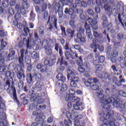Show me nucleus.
<instances>
[{
	"mask_svg": "<svg viewBox=\"0 0 126 126\" xmlns=\"http://www.w3.org/2000/svg\"><path fill=\"white\" fill-rule=\"evenodd\" d=\"M4 77H6V81L4 86L5 90H6L8 94H12L13 99L15 102H17L18 105H19L20 102L17 98V94H16V89L14 86V81H13V77H14V73H11L10 71L6 70L3 72L2 75Z\"/></svg>",
	"mask_w": 126,
	"mask_h": 126,
	"instance_id": "f257e3e1",
	"label": "nucleus"
},
{
	"mask_svg": "<svg viewBox=\"0 0 126 126\" xmlns=\"http://www.w3.org/2000/svg\"><path fill=\"white\" fill-rule=\"evenodd\" d=\"M101 96L99 97L100 102L101 103V106L102 107V111L103 113L101 114H106L109 113L107 112L109 111L110 109H113L111 106L114 107H118L119 106V101L115 100V98L113 97H110L107 99L105 98L104 94H100Z\"/></svg>",
	"mask_w": 126,
	"mask_h": 126,
	"instance_id": "f03ea898",
	"label": "nucleus"
},
{
	"mask_svg": "<svg viewBox=\"0 0 126 126\" xmlns=\"http://www.w3.org/2000/svg\"><path fill=\"white\" fill-rule=\"evenodd\" d=\"M24 49L21 51V56L18 57L19 64L17 65V78L19 80L25 78V74H24L25 71L23 68H24Z\"/></svg>",
	"mask_w": 126,
	"mask_h": 126,
	"instance_id": "7ed1b4c3",
	"label": "nucleus"
},
{
	"mask_svg": "<svg viewBox=\"0 0 126 126\" xmlns=\"http://www.w3.org/2000/svg\"><path fill=\"white\" fill-rule=\"evenodd\" d=\"M0 52H1L3 48H5L7 44L6 41H3V39H2L0 40ZM5 62L4 56L2 55V53L0 52V73L1 75H2L3 73L6 71V66L4 65Z\"/></svg>",
	"mask_w": 126,
	"mask_h": 126,
	"instance_id": "20e7f679",
	"label": "nucleus"
},
{
	"mask_svg": "<svg viewBox=\"0 0 126 126\" xmlns=\"http://www.w3.org/2000/svg\"><path fill=\"white\" fill-rule=\"evenodd\" d=\"M100 121L103 123H107L110 126H114L116 124V119L114 118V115L110 112H106V113L100 114Z\"/></svg>",
	"mask_w": 126,
	"mask_h": 126,
	"instance_id": "39448f33",
	"label": "nucleus"
},
{
	"mask_svg": "<svg viewBox=\"0 0 126 126\" xmlns=\"http://www.w3.org/2000/svg\"><path fill=\"white\" fill-rule=\"evenodd\" d=\"M106 58L104 56H100L98 57V59L95 60L93 62L94 65L95 66V73H98L99 71H102L103 69V66L101 63H103L105 62Z\"/></svg>",
	"mask_w": 126,
	"mask_h": 126,
	"instance_id": "423d86ee",
	"label": "nucleus"
},
{
	"mask_svg": "<svg viewBox=\"0 0 126 126\" xmlns=\"http://www.w3.org/2000/svg\"><path fill=\"white\" fill-rule=\"evenodd\" d=\"M22 0L24 2L16 5L15 10L16 11H20L23 15H25L27 12L26 9L29 7V4L27 3V0Z\"/></svg>",
	"mask_w": 126,
	"mask_h": 126,
	"instance_id": "0eeeda50",
	"label": "nucleus"
},
{
	"mask_svg": "<svg viewBox=\"0 0 126 126\" xmlns=\"http://www.w3.org/2000/svg\"><path fill=\"white\" fill-rule=\"evenodd\" d=\"M83 61L82 60V57L80 56L79 59L76 61V63L79 66L78 70L81 73H83L85 72V69H87L88 71L90 70V68L88 66L87 63H84L83 64Z\"/></svg>",
	"mask_w": 126,
	"mask_h": 126,
	"instance_id": "6e6552de",
	"label": "nucleus"
},
{
	"mask_svg": "<svg viewBox=\"0 0 126 126\" xmlns=\"http://www.w3.org/2000/svg\"><path fill=\"white\" fill-rule=\"evenodd\" d=\"M106 53L108 55H111V60L112 63H116L117 62L116 59L118 57V52L117 49H113V45H109L107 47Z\"/></svg>",
	"mask_w": 126,
	"mask_h": 126,
	"instance_id": "1a4fd4ad",
	"label": "nucleus"
},
{
	"mask_svg": "<svg viewBox=\"0 0 126 126\" xmlns=\"http://www.w3.org/2000/svg\"><path fill=\"white\" fill-rule=\"evenodd\" d=\"M57 23L58 19L55 15H52L51 16H49V18L47 22V25L49 26L48 29L49 30H52V29H53V24H54L55 29H58V27L57 26Z\"/></svg>",
	"mask_w": 126,
	"mask_h": 126,
	"instance_id": "9d476101",
	"label": "nucleus"
},
{
	"mask_svg": "<svg viewBox=\"0 0 126 126\" xmlns=\"http://www.w3.org/2000/svg\"><path fill=\"white\" fill-rule=\"evenodd\" d=\"M23 91H24L26 93H29V95L31 102H35L38 101V95L34 93V90H32V92H31L29 91V90H28V87H27V86H24L23 88Z\"/></svg>",
	"mask_w": 126,
	"mask_h": 126,
	"instance_id": "9b49d317",
	"label": "nucleus"
},
{
	"mask_svg": "<svg viewBox=\"0 0 126 126\" xmlns=\"http://www.w3.org/2000/svg\"><path fill=\"white\" fill-rule=\"evenodd\" d=\"M115 0H102V2L104 4V8L106 11H107V14L109 16L112 14L111 7L108 5V3H113Z\"/></svg>",
	"mask_w": 126,
	"mask_h": 126,
	"instance_id": "f8f14e48",
	"label": "nucleus"
},
{
	"mask_svg": "<svg viewBox=\"0 0 126 126\" xmlns=\"http://www.w3.org/2000/svg\"><path fill=\"white\" fill-rule=\"evenodd\" d=\"M63 1H64V0H61L59 2H57L56 1H54V9H55V12H58V11H60V10L62 9V8L63 7V5L64 4Z\"/></svg>",
	"mask_w": 126,
	"mask_h": 126,
	"instance_id": "ddd939ff",
	"label": "nucleus"
},
{
	"mask_svg": "<svg viewBox=\"0 0 126 126\" xmlns=\"http://www.w3.org/2000/svg\"><path fill=\"white\" fill-rule=\"evenodd\" d=\"M84 27L86 30H87L86 35H87L88 40L91 41V40L93 39V35L91 33V30H90V28H91V25H89L87 23H85Z\"/></svg>",
	"mask_w": 126,
	"mask_h": 126,
	"instance_id": "4468645a",
	"label": "nucleus"
},
{
	"mask_svg": "<svg viewBox=\"0 0 126 126\" xmlns=\"http://www.w3.org/2000/svg\"><path fill=\"white\" fill-rule=\"evenodd\" d=\"M32 116H36L35 119V122H41L43 120V113L41 112L39 110H36L33 112Z\"/></svg>",
	"mask_w": 126,
	"mask_h": 126,
	"instance_id": "2eb2a0df",
	"label": "nucleus"
},
{
	"mask_svg": "<svg viewBox=\"0 0 126 126\" xmlns=\"http://www.w3.org/2000/svg\"><path fill=\"white\" fill-rule=\"evenodd\" d=\"M99 88V85L96 84L91 86V89H92V90L94 91H97V94L98 98H101V94H103V92H104V91H103V89Z\"/></svg>",
	"mask_w": 126,
	"mask_h": 126,
	"instance_id": "dca6fc26",
	"label": "nucleus"
},
{
	"mask_svg": "<svg viewBox=\"0 0 126 126\" xmlns=\"http://www.w3.org/2000/svg\"><path fill=\"white\" fill-rule=\"evenodd\" d=\"M43 86H44V83L42 82H37L33 85L32 89L34 91L41 92V91H42V89H43Z\"/></svg>",
	"mask_w": 126,
	"mask_h": 126,
	"instance_id": "f3484780",
	"label": "nucleus"
},
{
	"mask_svg": "<svg viewBox=\"0 0 126 126\" xmlns=\"http://www.w3.org/2000/svg\"><path fill=\"white\" fill-rule=\"evenodd\" d=\"M54 50L57 52V53H59L60 57L63 56V47L61 46V44L58 43H56L54 44Z\"/></svg>",
	"mask_w": 126,
	"mask_h": 126,
	"instance_id": "a211bd4d",
	"label": "nucleus"
},
{
	"mask_svg": "<svg viewBox=\"0 0 126 126\" xmlns=\"http://www.w3.org/2000/svg\"><path fill=\"white\" fill-rule=\"evenodd\" d=\"M72 115V114L69 111H67L66 112V116L68 119V121H67L65 119L64 120V124L65 126H70V125H71V124H72L71 120L69 119H71Z\"/></svg>",
	"mask_w": 126,
	"mask_h": 126,
	"instance_id": "6ab92c4d",
	"label": "nucleus"
},
{
	"mask_svg": "<svg viewBox=\"0 0 126 126\" xmlns=\"http://www.w3.org/2000/svg\"><path fill=\"white\" fill-rule=\"evenodd\" d=\"M63 63L64 65H65L66 67L68 69V75H67V79L69 80V77H70V75H76V74L74 71H72L69 69L70 66H68V63H67L66 61H65Z\"/></svg>",
	"mask_w": 126,
	"mask_h": 126,
	"instance_id": "aec40b11",
	"label": "nucleus"
},
{
	"mask_svg": "<svg viewBox=\"0 0 126 126\" xmlns=\"http://www.w3.org/2000/svg\"><path fill=\"white\" fill-rule=\"evenodd\" d=\"M23 42L24 46H26L27 49L31 50L32 49V46L30 44V38L28 37V39L26 37H24L23 39Z\"/></svg>",
	"mask_w": 126,
	"mask_h": 126,
	"instance_id": "412c9836",
	"label": "nucleus"
},
{
	"mask_svg": "<svg viewBox=\"0 0 126 126\" xmlns=\"http://www.w3.org/2000/svg\"><path fill=\"white\" fill-rule=\"evenodd\" d=\"M20 98L22 101L23 105H27L28 104L29 100L27 99V94L26 93H23L21 94Z\"/></svg>",
	"mask_w": 126,
	"mask_h": 126,
	"instance_id": "4be33fe9",
	"label": "nucleus"
},
{
	"mask_svg": "<svg viewBox=\"0 0 126 126\" xmlns=\"http://www.w3.org/2000/svg\"><path fill=\"white\" fill-rule=\"evenodd\" d=\"M26 80L28 84L29 85H33V77L32 74L31 73H28L27 74Z\"/></svg>",
	"mask_w": 126,
	"mask_h": 126,
	"instance_id": "5701e85b",
	"label": "nucleus"
},
{
	"mask_svg": "<svg viewBox=\"0 0 126 126\" xmlns=\"http://www.w3.org/2000/svg\"><path fill=\"white\" fill-rule=\"evenodd\" d=\"M44 63L46 65H49V66H52V65H54V64H55V60L47 58L45 60Z\"/></svg>",
	"mask_w": 126,
	"mask_h": 126,
	"instance_id": "b1692460",
	"label": "nucleus"
},
{
	"mask_svg": "<svg viewBox=\"0 0 126 126\" xmlns=\"http://www.w3.org/2000/svg\"><path fill=\"white\" fill-rule=\"evenodd\" d=\"M102 20V26L103 27H107L108 25V23H109V21H108V18H107V16L103 15L101 18Z\"/></svg>",
	"mask_w": 126,
	"mask_h": 126,
	"instance_id": "393cba45",
	"label": "nucleus"
},
{
	"mask_svg": "<svg viewBox=\"0 0 126 126\" xmlns=\"http://www.w3.org/2000/svg\"><path fill=\"white\" fill-rule=\"evenodd\" d=\"M110 74L104 73L101 77V78L102 79V81H104V80H106V81L107 80H108L109 82H111V81H112V79L110 78Z\"/></svg>",
	"mask_w": 126,
	"mask_h": 126,
	"instance_id": "a878e982",
	"label": "nucleus"
},
{
	"mask_svg": "<svg viewBox=\"0 0 126 126\" xmlns=\"http://www.w3.org/2000/svg\"><path fill=\"white\" fill-rule=\"evenodd\" d=\"M58 86L59 87H61L60 91L63 93V92H65V91H66L67 90V89L68 87H67V85L66 84H61V82H58Z\"/></svg>",
	"mask_w": 126,
	"mask_h": 126,
	"instance_id": "bb28decb",
	"label": "nucleus"
},
{
	"mask_svg": "<svg viewBox=\"0 0 126 126\" xmlns=\"http://www.w3.org/2000/svg\"><path fill=\"white\" fill-rule=\"evenodd\" d=\"M93 35L94 38H97L98 40H102L103 39V34L102 33H99L97 32L93 31Z\"/></svg>",
	"mask_w": 126,
	"mask_h": 126,
	"instance_id": "cd10ccee",
	"label": "nucleus"
},
{
	"mask_svg": "<svg viewBox=\"0 0 126 126\" xmlns=\"http://www.w3.org/2000/svg\"><path fill=\"white\" fill-rule=\"evenodd\" d=\"M26 63L28 65V71H31V70L32 69V64H31V58L30 57H29L28 59H26L25 60Z\"/></svg>",
	"mask_w": 126,
	"mask_h": 126,
	"instance_id": "c85d7f7f",
	"label": "nucleus"
},
{
	"mask_svg": "<svg viewBox=\"0 0 126 126\" xmlns=\"http://www.w3.org/2000/svg\"><path fill=\"white\" fill-rule=\"evenodd\" d=\"M12 24L13 26H15V27H17V28L18 29H20V30H21V29H22V28L23 27V26H22V24L18 23L17 20H14L13 21Z\"/></svg>",
	"mask_w": 126,
	"mask_h": 126,
	"instance_id": "c756f323",
	"label": "nucleus"
},
{
	"mask_svg": "<svg viewBox=\"0 0 126 126\" xmlns=\"http://www.w3.org/2000/svg\"><path fill=\"white\" fill-rule=\"evenodd\" d=\"M74 11L75 10L72 8H70L69 9H68V8L66 7L65 8L64 12L65 14H69V15H71L73 14V13H75L74 12Z\"/></svg>",
	"mask_w": 126,
	"mask_h": 126,
	"instance_id": "7c9ffc66",
	"label": "nucleus"
},
{
	"mask_svg": "<svg viewBox=\"0 0 126 126\" xmlns=\"http://www.w3.org/2000/svg\"><path fill=\"white\" fill-rule=\"evenodd\" d=\"M66 100L67 101H68L69 100L71 101V102H77V101H78L79 100V98L77 96H69L66 97Z\"/></svg>",
	"mask_w": 126,
	"mask_h": 126,
	"instance_id": "2f4dec72",
	"label": "nucleus"
},
{
	"mask_svg": "<svg viewBox=\"0 0 126 126\" xmlns=\"http://www.w3.org/2000/svg\"><path fill=\"white\" fill-rule=\"evenodd\" d=\"M33 76L35 77L36 81L41 82L42 81V75L40 73H34Z\"/></svg>",
	"mask_w": 126,
	"mask_h": 126,
	"instance_id": "473e14b6",
	"label": "nucleus"
},
{
	"mask_svg": "<svg viewBox=\"0 0 126 126\" xmlns=\"http://www.w3.org/2000/svg\"><path fill=\"white\" fill-rule=\"evenodd\" d=\"M76 119V120H82V122L87 121V117L83 116V115L81 114L77 115V118Z\"/></svg>",
	"mask_w": 126,
	"mask_h": 126,
	"instance_id": "72a5a7b5",
	"label": "nucleus"
},
{
	"mask_svg": "<svg viewBox=\"0 0 126 126\" xmlns=\"http://www.w3.org/2000/svg\"><path fill=\"white\" fill-rule=\"evenodd\" d=\"M66 32L71 38H73L75 32L74 30H71V29L68 28L66 29Z\"/></svg>",
	"mask_w": 126,
	"mask_h": 126,
	"instance_id": "f704fd0d",
	"label": "nucleus"
},
{
	"mask_svg": "<svg viewBox=\"0 0 126 126\" xmlns=\"http://www.w3.org/2000/svg\"><path fill=\"white\" fill-rule=\"evenodd\" d=\"M85 30L82 27H80L78 30V32L77 33V37H81L82 34H84V32Z\"/></svg>",
	"mask_w": 126,
	"mask_h": 126,
	"instance_id": "c9c22d12",
	"label": "nucleus"
},
{
	"mask_svg": "<svg viewBox=\"0 0 126 126\" xmlns=\"http://www.w3.org/2000/svg\"><path fill=\"white\" fill-rule=\"evenodd\" d=\"M24 32L25 33H22L21 34V37H23V36H28V33L30 32V30L27 27H24Z\"/></svg>",
	"mask_w": 126,
	"mask_h": 126,
	"instance_id": "e433bc0d",
	"label": "nucleus"
},
{
	"mask_svg": "<svg viewBox=\"0 0 126 126\" xmlns=\"http://www.w3.org/2000/svg\"><path fill=\"white\" fill-rule=\"evenodd\" d=\"M82 80L83 81L84 85L87 86V87H91V85H92V82H89V81H86V79H85L84 78H82Z\"/></svg>",
	"mask_w": 126,
	"mask_h": 126,
	"instance_id": "4c0bfd02",
	"label": "nucleus"
},
{
	"mask_svg": "<svg viewBox=\"0 0 126 126\" xmlns=\"http://www.w3.org/2000/svg\"><path fill=\"white\" fill-rule=\"evenodd\" d=\"M9 53L8 55V58H12L14 56H15V51L13 50V48H11L9 50Z\"/></svg>",
	"mask_w": 126,
	"mask_h": 126,
	"instance_id": "58836bf2",
	"label": "nucleus"
},
{
	"mask_svg": "<svg viewBox=\"0 0 126 126\" xmlns=\"http://www.w3.org/2000/svg\"><path fill=\"white\" fill-rule=\"evenodd\" d=\"M50 16H51L49 15V12H48V11H45L43 13V17L44 20H45L46 21H47V20H49V18H50Z\"/></svg>",
	"mask_w": 126,
	"mask_h": 126,
	"instance_id": "ea45409f",
	"label": "nucleus"
},
{
	"mask_svg": "<svg viewBox=\"0 0 126 126\" xmlns=\"http://www.w3.org/2000/svg\"><path fill=\"white\" fill-rule=\"evenodd\" d=\"M76 3H78L79 6H83L84 7H86L87 6V4H88L85 1H82L81 2V0H80L78 3H77V2H76Z\"/></svg>",
	"mask_w": 126,
	"mask_h": 126,
	"instance_id": "a19ab883",
	"label": "nucleus"
},
{
	"mask_svg": "<svg viewBox=\"0 0 126 126\" xmlns=\"http://www.w3.org/2000/svg\"><path fill=\"white\" fill-rule=\"evenodd\" d=\"M76 3V2H75ZM70 8H72L75 11H76L77 9L78 8V7L79 6V4L78 3H72L70 4Z\"/></svg>",
	"mask_w": 126,
	"mask_h": 126,
	"instance_id": "79ce46f5",
	"label": "nucleus"
},
{
	"mask_svg": "<svg viewBox=\"0 0 126 126\" xmlns=\"http://www.w3.org/2000/svg\"><path fill=\"white\" fill-rule=\"evenodd\" d=\"M3 108L0 107V114L1 115H0V117H1V120H5L6 119V116H5V113L4 114V116H3Z\"/></svg>",
	"mask_w": 126,
	"mask_h": 126,
	"instance_id": "37998d69",
	"label": "nucleus"
},
{
	"mask_svg": "<svg viewBox=\"0 0 126 126\" xmlns=\"http://www.w3.org/2000/svg\"><path fill=\"white\" fill-rule=\"evenodd\" d=\"M70 52L71 53V58L72 59H78L77 53L74 52L72 50H70Z\"/></svg>",
	"mask_w": 126,
	"mask_h": 126,
	"instance_id": "c03bdc74",
	"label": "nucleus"
},
{
	"mask_svg": "<svg viewBox=\"0 0 126 126\" xmlns=\"http://www.w3.org/2000/svg\"><path fill=\"white\" fill-rule=\"evenodd\" d=\"M49 45V40L47 39H44L41 42V46L44 48H46V47H48Z\"/></svg>",
	"mask_w": 126,
	"mask_h": 126,
	"instance_id": "a18cd8bd",
	"label": "nucleus"
},
{
	"mask_svg": "<svg viewBox=\"0 0 126 126\" xmlns=\"http://www.w3.org/2000/svg\"><path fill=\"white\" fill-rule=\"evenodd\" d=\"M71 53H70V52H69V51H66L65 52V58L66 59V60H69V59H70V58H71Z\"/></svg>",
	"mask_w": 126,
	"mask_h": 126,
	"instance_id": "49530a36",
	"label": "nucleus"
},
{
	"mask_svg": "<svg viewBox=\"0 0 126 126\" xmlns=\"http://www.w3.org/2000/svg\"><path fill=\"white\" fill-rule=\"evenodd\" d=\"M38 32L41 36H44V35H45V28L44 27H41L39 28Z\"/></svg>",
	"mask_w": 126,
	"mask_h": 126,
	"instance_id": "de8ad7c7",
	"label": "nucleus"
},
{
	"mask_svg": "<svg viewBox=\"0 0 126 126\" xmlns=\"http://www.w3.org/2000/svg\"><path fill=\"white\" fill-rule=\"evenodd\" d=\"M92 41H93V43L91 44V48H94V47H96V46L98 47L99 46V44H96V43L97 42V40L96 39V38L93 39Z\"/></svg>",
	"mask_w": 126,
	"mask_h": 126,
	"instance_id": "09e8293b",
	"label": "nucleus"
},
{
	"mask_svg": "<svg viewBox=\"0 0 126 126\" xmlns=\"http://www.w3.org/2000/svg\"><path fill=\"white\" fill-rule=\"evenodd\" d=\"M65 69V67L61 65L57 69V72L63 73Z\"/></svg>",
	"mask_w": 126,
	"mask_h": 126,
	"instance_id": "8fccbe9b",
	"label": "nucleus"
},
{
	"mask_svg": "<svg viewBox=\"0 0 126 126\" xmlns=\"http://www.w3.org/2000/svg\"><path fill=\"white\" fill-rule=\"evenodd\" d=\"M36 17V14L34 13L33 10H32L30 12V18L31 20H35Z\"/></svg>",
	"mask_w": 126,
	"mask_h": 126,
	"instance_id": "3c124183",
	"label": "nucleus"
},
{
	"mask_svg": "<svg viewBox=\"0 0 126 126\" xmlns=\"http://www.w3.org/2000/svg\"><path fill=\"white\" fill-rule=\"evenodd\" d=\"M75 22L74 21V20H70L69 22V25H70L73 29H75V28H76V26H75Z\"/></svg>",
	"mask_w": 126,
	"mask_h": 126,
	"instance_id": "603ef678",
	"label": "nucleus"
},
{
	"mask_svg": "<svg viewBox=\"0 0 126 126\" xmlns=\"http://www.w3.org/2000/svg\"><path fill=\"white\" fill-rule=\"evenodd\" d=\"M45 53L48 55V56H51L52 54H53V51H52L51 48H45Z\"/></svg>",
	"mask_w": 126,
	"mask_h": 126,
	"instance_id": "864d4df0",
	"label": "nucleus"
},
{
	"mask_svg": "<svg viewBox=\"0 0 126 126\" xmlns=\"http://www.w3.org/2000/svg\"><path fill=\"white\" fill-rule=\"evenodd\" d=\"M8 13L9 14V16H12V15L14 14V10H13L11 7L8 8Z\"/></svg>",
	"mask_w": 126,
	"mask_h": 126,
	"instance_id": "5fc2aeb1",
	"label": "nucleus"
},
{
	"mask_svg": "<svg viewBox=\"0 0 126 126\" xmlns=\"http://www.w3.org/2000/svg\"><path fill=\"white\" fill-rule=\"evenodd\" d=\"M78 39L80 40V43H85L86 42V37H82V35L81 36H77Z\"/></svg>",
	"mask_w": 126,
	"mask_h": 126,
	"instance_id": "6e6d98bb",
	"label": "nucleus"
},
{
	"mask_svg": "<svg viewBox=\"0 0 126 126\" xmlns=\"http://www.w3.org/2000/svg\"><path fill=\"white\" fill-rule=\"evenodd\" d=\"M63 49L65 51H70L71 50V47H69V44L68 43H66L65 45L63 46Z\"/></svg>",
	"mask_w": 126,
	"mask_h": 126,
	"instance_id": "4d7b16f0",
	"label": "nucleus"
},
{
	"mask_svg": "<svg viewBox=\"0 0 126 126\" xmlns=\"http://www.w3.org/2000/svg\"><path fill=\"white\" fill-rule=\"evenodd\" d=\"M71 81H73V82L78 83L79 82V78L78 77L73 76L71 77Z\"/></svg>",
	"mask_w": 126,
	"mask_h": 126,
	"instance_id": "13d9d810",
	"label": "nucleus"
},
{
	"mask_svg": "<svg viewBox=\"0 0 126 126\" xmlns=\"http://www.w3.org/2000/svg\"><path fill=\"white\" fill-rule=\"evenodd\" d=\"M3 7H7L9 5L8 0H3L2 2Z\"/></svg>",
	"mask_w": 126,
	"mask_h": 126,
	"instance_id": "bf43d9fd",
	"label": "nucleus"
},
{
	"mask_svg": "<svg viewBox=\"0 0 126 126\" xmlns=\"http://www.w3.org/2000/svg\"><path fill=\"white\" fill-rule=\"evenodd\" d=\"M61 58H59L58 60L57 64L60 63V65H63V64L64 62L63 61V56H61Z\"/></svg>",
	"mask_w": 126,
	"mask_h": 126,
	"instance_id": "052dcab7",
	"label": "nucleus"
},
{
	"mask_svg": "<svg viewBox=\"0 0 126 126\" xmlns=\"http://www.w3.org/2000/svg\"><path fill=\"white\" fill-rule=\"evenodd\" d=\"M113 27L114 26H113V24L109 23L108 25H107L106 28L108 29V31H110V32H112Z\"/></svg>",
	"mask_w": 126,
	"mask_h": 126,
	"instance_id": "680f3d73",
	"label": "nucleus"
},
{
	"mask_svg": "<svg viewBox=\"0 0 126 126\" xmlns=\"http://www.w3.org/2000/svg\"><path fill=\"white\" fill-rule=\"evenodd\" d=\"M14 18L16 20H19L21 18V14L19 12L16 13L14 16Z\"/></svg>",
	"mask_w": 126,
	"mask_h": 126,
	"instance_id": "e2e57ef3",
	"label": "nucleus"
},
{
	"mask_svg": "<svg viewBox=\"0 0 126 126\" xmlns=\"http://www.w3.org/2000/svg\"><path fill=\"white\" fill-rule=\"evenodd\" d=\"M18 86L19 88V89H22L23 88V86H24V82H23V81H19L18 84Z\"/></svg>",
	"mask_w": 126,
	"mask_h": 126,
	"instance_id": "0e129e2a",
	"label": "nucleus"
},
{
	"mask_svg": "<svg viewBox=\"0 0 126 126\" xmlns=\"http://www.w3.org/2000/svg\"><path fill=\"white\" fill-rule=\"evenodd\" d=\"M74 94H75V90H74L73 89H70L69 90V97H71V96H73V95H74Z\"/></svg>",
	"mask_w": 126,
	"mask_h": 126,
	"instance_id": "69168bd1",
	"label": "nucleus"
},
{
	"mask_svg": "<svg viewBox=\"0 0 126 126\" xmlns=\"http://www.w3.org/2000/svg\"><path fill=\"white\" fill-rule=\"evenodd\" d=\"M78 115V113L77 112H74L72 114L71 120H75L77 118V116Z\"/></svg>",
	"mask_w": 126,
	"mask_h": 126,
	"instance_id": "338daca9",
	"label": "nucleus"
},
{
	"mask_svg": "<svg viewBox=\"0 0 126 126\" xmlns=\"http://www.w3.org/2000/svg\"><path fill=\"white\" fill-rule=\"evenodd\" d=\"M65 80H66V78H65V77L64 76H63L60 79V81H59L58 82H60L61 84H63V83H64V82H65Z\"/></svg>",
	"mask_w": 126,
	"mask_h": 126,
	"instance_id": "774afa93",
	"label": "nucleus"
}]
</instances>
